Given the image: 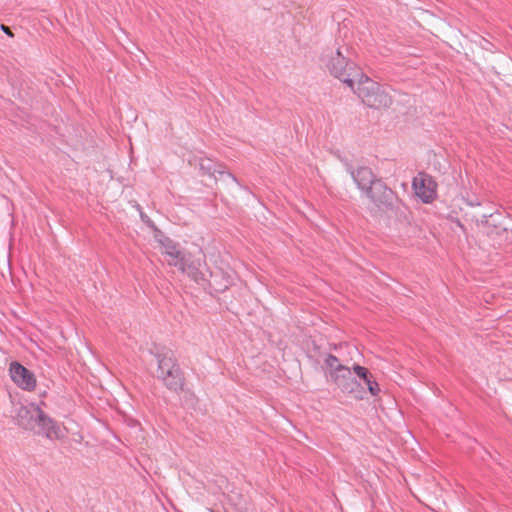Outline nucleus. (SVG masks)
<instances>
[{"label": "nucleus", "mask_w": 512, "mask_h": 512, "mask_svg": "<svg viewBox=\"0 0 512 512\" xmlns=\"http://www.w3.org/2000/svg\"><path fill=\"white\" fill-rule=\"evenodd\" d=\"M12 417L18 427L51 441L65 437V429L35 403L14 405Z\"/></svg>", "instance_id": "nucleus-1"}, {"label": "nucleus", "mask_w": 512, "mask_h": 512, "mask_svg": "<svg viewBox=\"0 0 512 512\" xmlns=\"http://www.w3.org/2000/svg\"><path fill=\"white\" fill-rule=\"evenodd\" d=\"M359 98L369 107L385 108L390 106L392 100L381 86L362 72L356 77L354 89Z\"/></svg>", "instance_id": "nucleus-2"}, {"label": "nucleus", "mask_w": 512, "mask_h": 512, "mask_svg": "<svg viewBox=\"0 0 512 512\" xmlns=\"http://www.w3.org/2000/svg\"><path fill=\"white\" fill-rule=\"evenodd\" d=\"M350 48L346 45L339 46L327 62V67L332 75L338 78L348 87L354 89L356 77L361 73L354 62L349 58Z\"/></svg>", "instance_id": "nucleus-3"}, {"label": "nucleus", "mask_w": 512, "mask_h": 512, "mask_svg": "<svg viewBox=\"0 0 512 512\" xmlns=\"http://www.w3.org/2000/svg\"><path fill=\"white\" fill-rule=\"evenodd\" d=\"M324 362L331 370V376L335 378L336 384L342 391L354 394L356 398H363L360 394L361 391L356 389L359 387V384L351 378V370L348 367L341 365L338 358L331 354L326 356Z\"/></svg>", "instance_id": "nucleus-4"}, {"label": "nucleus", "mask_w": 512, "mask_h": 512, "mask_svg": "<svg viewBox=\"0 0 512 512\" xmlns=\"http://www.w3.org/2000/svg\"><path fill=\"white\" fill-rule=\"evenodd\" d=\"M415 194L424 202L431 203L437 196V183L429 174L420 172L412 181Z\"/></svg>", "instance_id": "nucleus-5"}, {"label": "nucleus", "mask_w": 512, "mask_h": 512, "mask_svg": "<svg viewBox=\"0 0 512 512\" xmlns=\"http://www.w3.org/2000/svg\"><path fill=\"white\" fill-rule=\"evenodd\" d=\"M11 379L20 388L31 391L36 386L33 374L18 362H12L9 369Z\"/></svg>", "instance_id": "nucleus-6"}, {"label": "nucleus", "mask_w": 512, "mask_h": 512, "mask_svg": "<svg viewBox=\"0 0 512 512\" xmlns=\"http://www.w3.org/2000/svg\"><path fill=\"white\" fill-rule=\"evenodd\" d=\"M158 241L163 248V253L169 257L167 259L168 264L175 267L179 266L185 254L180 251L178 246L170 238L163 234L159 235Z\"/></svg>", "instance_id": "nucleus-7"}, {"label": "nucleus", "mask_w": 512, "mask_h": 512, "mask_svg": "<svg viewBox=\"0 0 512 512\" xmlns=\"http://www.w3.org/2000/svg\"><path fill=\"white\" fill-rule=\"evenodd\" d=\"M365 193L366 196L378 206L386 204L392 196V191L378 179L366 189Z\"/></svg>", "instance_id": "nucleus-8"}, {"label": "nucleus", "mask_w": 512, "mask_h": 512, "mask_svg": "<svg viewBox=\"0 0 512 512\" xmlns=\"http://www.w3.org/2000/svg\"><path fill=\"white\" fill-rule=\"evenodd\" d=\"M350 174L358 188L364 192L377 180L371 169L367 167L350 170Z\"/></svg>", "instance_id": "nucleus-9"}, {"label": "nucleus", "mask_w": 512, "mask_h": 512, "mask_svg": "<svg viewBox=\"0 0 512 512\" xmlns=\"http://www.w3.org/2000/svg\"><path fill=\"white\" fill-rule=\"evenodd\" d=\"M190 164L198 166L199 170L203 172V174H208L210 176L214 175L216 172L219 174H223V166L212 159L209 158H194V163L190 161Z\"/></svg>", "instance_id": "nucleus-10"}, {"label": "nucleus", "mask_w": 512, "mask_h": 512, "mask_svg": "<svg viewBox=\"0 0 512 512\" xmlns=\"http://www.w3.org/2000/svg\"><path fill=\"white\" fill-rule=\"evenodd\" d=\"M158 360V376L168 374V371L174 372L173 370H179V367L175 363L173 353L166 351L157 355Z\"/></svg>", "instance_id": "nucleus-11"}, {"label": "nucleus", "mask_w": 512, "mask_h": 512, "mask_svg": "<svg viewBox=\"0 0 512 512\" xmlns=\"http://www.w3.org/2000/svg\"><path fill=\"white\" fill-rule=\"evenodd\" d=\"M174 372H169L165 375H159V378L164 382L166 387L173 391H178L182 389L183 386V378L179 370H173Z\"/></svg>", "instance_id": "nucleus-12"}, {"label": "nucleus", "mask_w": 512, "mask_h": 512, "mask_svg": "<svg viewBox=\"0 0 512 512\" xmlns=\"http://www.w3.org/2000/svg\"><path fill=\"white\" fill-rule=\"evenodd\" d=\"M179 270L187 274L195 282H199L202 279V273L200 272L198 265L195 262H189V259L184 257L179 266Z\"/></svg>", "instance_id": "nucleus-13"}, {"label": "nucleus", "mask_w": 512, "mask_h": 512, "mask_svg": "<svg viewBox=\"0 0 512 512\" xmlns=\"http://www.w3.org/2000/svg\"><path fill=\"white\" fill-rule=\"evenodd\" d=\"M352 369H353L354 373L360 379H362L364 382L368 381L369 379H371L373 377L372 374L369 372V370L363 366L354 365Z\"/></svg>", "instance_id": "nucleus-14"}, {"label": "nucleus", "mask_w": 512, "mask_h": 512, "mask_svg": "<svg viewBox=\"0 0 512 512\" xmlns=\"http://www.w3.org/2000/svg\"><path fill=\"white\" fill-rule=\"evenodd\" d=\"M365 384L367 385L368 391L372 396H377L379 394V384L375 381L373 377L366 381Z\"/></svg>", "instance_id": "nucleus-15"}, {"label": "nucleus", "mask_w": 512, "mask_h": 512, "mask_svg": "<svg viewBox=\"0 0 512 512\" xmlns=\"http://www.w3.org/2000/svg\"><path fill=\"white\" fill-rule=\"evenodd\" d=\"M140 216L144 223H146L149 227L153 228L155 231L159 232L154 223L149 219V217L146 214L141 213Z\"/></svg>", "instance_id": "nucleus-16"}, {"label": "nucleus", "mask_w": 512, "mask_h": 512, "mask_svg": "<svg viewBox=\"0 0 512 512\" xmlns=\"http://www.w3.org/2000/svg\"><path fill=\"white\" fill-rule=\"evenodd\" d=\"M1 29H2L6 34H8V35L12 36V33H11L10 29H9L7 26H5V25H1Z\"/></svg>", "instance_id": "nucleus-17"}, {"label": "nucleus", "mask_w": 512, "mask_h": 512, "mask_svg": "<svg viewBox=\"0 0 512 512\" xmlns=\"http://www.w3.org/2000/svg\"><path fill=\"white\" fill-rule=\"evenodd\" d=\"M491 216H492V214H491V213H490V214H484V215H483V217H484V218H488V217H491Z\"/></svg>", "instance_id": "nucleus-18"}, {"label": "nucleus", "mask_w": 512, "mask_h": 512, "mask_svg": "<svg viewBox=\"0 0 512 512\" xmlns=\"http://www.w3.org/2000/svg\"><path fill=\"white\" fill-rule=\"evenodd\" d=\"M228 175L232 178V180L236 181V178L234 176H232L230 173H228Z\"/></svg>", "instance_id": "nucleus-19"}]
</instances>
